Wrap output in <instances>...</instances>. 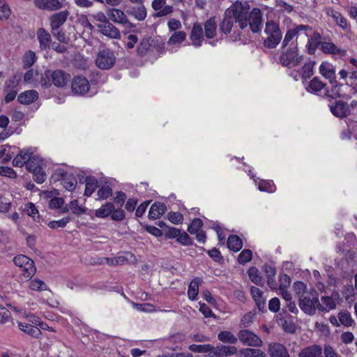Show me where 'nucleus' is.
Masks as SVG:
<instances>
[{
    "label": "nucleus",
    "instance_id": "obj_37",
    "mask_svg": "<svg viewBox=\"0 0 357 357\" xmlns=\"http://www.w3.org/2000/svg\"><path fill=\"white\" fill-rule=\"evenodd\" d=\"M227 246L229 250L234 252H238L243 247L242 240L237 235H230L227 240Z\"/></svg>",
    "mask_w": 357,
    "mask_h": 357
},
{
    "label": "nucleus",
    "instance_id": "obj_16",
    "mask_svg": "<svg viewBox=\"0 0 357 357\" xmlns=\"http://www.w3.org/2000/svg\"><path fill=\"white\" fill-rule=\"evenodd\" d=\"M267 352L269 357H291L286 347L279 342H270Z\"/></svg>",
    "mask_w": 357,
    "mask_h": 357
},
{
    "label": "nucleus",
    "instance_id": "obj_21",
    "mask_svg": "<svg viewBox=\"0 0 357 357\" xmlns=\"http://www.w3.org/2000/svg\"><path fill=\"white\" fill-rule=\"evenodd\" d=\"M68 15V10H63L52 15L50 17L51 29L58 30L66 22Z\"/></svg>",
    "mask_w": 357,
    "mask_h": 357
},
{
    "label": "nucleus",
    "instance_id": "obj_10",
    "mask_svg": "<svg viewBox=\"0 0 357 357\" xmlns=\"http://www.w3.org/2000/svg\"><path fill=\"white\" fill-rule=\"evenodd\" d=\"M311 31V26L303 24L297 25L295 28L289 29L286 32L284 38L282 42V48L284 50L289 45L291 47V43H297L296 40L295 42L294 41V39L300 31H305V36L308 37L307 32Z\"/></svg>",
    "mask_w": 357,
    "mask_h": 357
},
{
    "label": "nucleus",
    "instance_id": "obj_17",
    "mask_svg": "<svg viewBox=\"0 0 357 357\" xmlns=\"http://www.w3.org/2000/svg\"><path fill=\"white\" fill-rule=\"evenodd\" d=\"M97 27L100 32L109 38L119 39L121 37L119 30L109 21L105 24H98Z\"/></svg>",
    "mask_w": 357,
    "mask_h": 357
},
{
    "label": "nucleus",
    "instance_id": "obj_43",
    "mask_svg": "<svg viewBox=\"0 0 357 357\" xmlns=\"http://www.w3.org/2000/svg\"><path fill=\"white\" fill-rule=\"evenodd\" d=\"M220 357H228L234 354H238V350L237 347L233 345H225L220 344L219 345Z\"/></svg>",
    "mask_w": 357,
    "mask_h": 357
},
{
    "label": "nucleus",
    "instance_id": "obj_29",
    "mask_svg": "<svg viewBox=\"0 0 357 357\" xmlns=\"http://www.w3.org/2000/svg\"><path fill=\"white\" fill-rule=\"evenodd\" d=\"M38 98V93L35 90H28L21 93L17 100L23 105H30Z\"/></svg>",
    "mask_w": 357,
    "mask_h": 357
},
{
    "label": "nucleus",
    "instance_id": "obj_58",
    "mask_svg": "<svg viewBox=\"0 0 357 357\" xmlns=\"http://www.w3.org/2000/svg\"><path fill=\"white\" fill-rule=\"evenodd\" d=\"M53 36L60 43L67 44L69 41V38L66 36L65 32L63 30H53L51 29Z\"/></svg>",
    "mask_w": 357,
    "mask_h": 357
},
{
    "label": "nucleus",
    "instance_id": "obj_60",
    "mask_svg": "<svg viewBox=\"0 0 357 357\" xmlns=\"http://www.w3.org/2000/svg\"><path fill=\"white\" fill-rule=\"evenodd\" d=\"M10 206L11 202L5 197V195L0 192V212H8Z\"/></svg>",
    "mask_w": 357,
    "mask_h": 357
},
{
    "label": "nucleus",
    "instance_id": "obj_45",
    "mask_svg": "<svg viewBox=\"0 0 357 357\" xmlns=\"http://www.w3.org/2000/svg\"><path fill=\"white\" fill-rule=\"evenodd\" d=\"M69 208L71 211L72 214L79 216L82 214H84L86 212V208L79 206L77 199L72 200L69 203Z\"/></svg>",
    "mask_w": 357,
    "mask_h": 357
},
{
    "label": "nucleus",
    "instance_id": "obj_31",
    "mask_svg": "<svg viewBox=\"0 0 357 357\" xmlns=\"http://www.w3.org/2000/svg\"><path fill=\"white\" fill-rule=\"evenodd\" d=\"M234 21L235 20L233 16L227 14V11L225 10L223 20L219 24L220 31L225 34L229 33L234 26Z\"/></svg>",
    "mask_w": 357,
    "mask_h": 357
},
{
    "label": "nucleus",
    "instance_id": "obj_6",
    "mask_svg": "<svg viewBox=\"0 0 357 357\" xmlns=\"http://www.w3.org/2000/svg\"><path fill=\"white\" fill-rule=\"evenodd\" d=\"M303 59V56L298 54L297 43H291L280 56V62L283 66L296 67L298 66Z\"/></svg>",
    "mask_w": 357,
    "mask_h": 357
},
{
    "label": "nucleus",
    "instance_id": "obj_39",
    "mask_svg": "<svg viewBox=\"0 0 357 357\" xmlns=\"http://www.w3.org/2000/svg\"><path fill=\"white\" fill-rule=\"evenodd\" d=\"M337 317L340 324L346 327L351 326L354 324V320L348 310H341L338 312Z\"/></svg>",
    "mask_w": 357,
    "mask_h": 357
},
{
    "label": "nucleus",
    "instance_id": "obj_24",
    "mask_svg": "<svg viewBox=\"0 0 357 357\" xmlns=\"http://www.w3.org/2000/svg\"><path fill=\"white\" fill-rule=\"evenodd\" d=\"M35 6L41 10H56L62 7L59 0H34Z\"/></svg>",
    "mask_w": 357,
    "mask_h": 357
},
{
    "label": "nucleus",
    "instance_id": "obj_55",
    "mask_svg": "<svg viewBox=\"0 0 357 357\" xmlns=\"http://www.w3.org/2000/svg\"><path fill=\"white\" fill-rule=\"evenodd\" d=\"M36 59L35 52L31 50L27 52L24 58V67L26 68L31 67L36 62Z\"/></svg>",
    "mask_w": 357,
    "mask_h": 357
},
{
    "label": "nucleus",
    "instance_id": "obj_56",
    "mask_svg": "<svg viewBox=\"0 0 357 357\" xmlns=\"http://www.w3.org/2000/svg\"><path fill=\"white\" fill-rule=\"evenodd\" d=\"M203 222L199 218H195L192 223L188 227V231L194 234L199 231V229L202 227Z\"/></svg>",
    "mask_w": 357,
    "mask_h": 357
},
{
    "label": "nucleus",
    "instance_id": "obj_20",
    "mask_svg": "<svg viewBox=\"0 0 357 357\" xmlns=\"http://www.w3.org/2000/svg\"><path fill=\"white\" fill-rule=\"evenodd\" d=\"M339 298V294L333 292L332 296H322L321 298L324 305L319 302L318 310L321 312H329L336 307L335 299Z\"/></svg>",
    "mask_w": 357,
    "mask_h": 357
},
{
    "label": "nucleus",
    "instance_id": "obj_48",
    "mask_svg": "<svg viewBox=\"0 0 357 357\" xmlns=\"http://www.w3.org/2000/svg\"><path fill=\"white\" fill-rule=\"evenodd\" d=\"M73 218L71 215H68L63 218L59 220H52L49 222L48 227L51 229H57L59 227H64Z\"/></svg>",
    "mask_w": 357,
    "mask_h": 357
},
{
    "label": "nucleus",
    "instance_id": "obj_5",
    "mask_svg": "<svg viewBox=\"0 0 357 357\" xmlns=\"http://www.w3.org/2000/svg\"><path fill=\"white\" fill-rule=\"evenodd\" d=\"M319 294L314 289H311L307 294L301 295L298 305L302 311L308 315H314L318 309Z\"/></svg>",
    "mask_w": 357,
    "mask_h": 357
},
{
    "label": "nucleus",
    "instance_id": "obj_35",
    "mask_svg": "<svg viewBox=\"0 0 357 357\" xmlns=\"http://www.w3.org/2000/svg\"><path fill=\"white\" fill-rule=\"evenodd\" d=\"M85 183L84 195L86 197H90L95 192L96 188L100 186L98 181L93 176H86L85 178Z\"/></svg>",
    "mask_w": 357,
    "mask_h": 357
},
{
    "label": "nucleus",
    "instance_id": "obj_26",
    "mask_svg": "<svg viewBox=\"0 0 357 357\" xmlns=\"http://www.w3.org/2000/svg\"><path fill=\"white\" fill-rule=\"evenodd\" d=\"M32 153L33 152L31 149L20 150L13 160V166L22 167L25 165V167H26V163L29 162Z\"/></svg>",
    "mask_w": 357,
    "mask_h": 357
},
{
    "label": "nucleus",
    "instance_id": "obj_49",
    "mask_svg": "<svg viewBox=\"0 0 357 357\" xmlns=\"http://www.w3.org/2000/svg\"><path fill=\"white\" fill-rule=\"evenodd\" d=\"M151 46L150 38H144L140 42L137 47V52L139 56H144L146 54Z\"/></svg>",
    "mask_w": 357,
    "mask_h": 357
},
{
    "label": "nucleus",
    "instance_id": "obj_7",
    "mask_svg": "<svg viewBox=\"0 0 357 357\" xmlns=\"http://www.w3.org/2000/svg\"><path fill=\"white\" fill-rule=\"evenodd\" d=\"M43 164L42 158L37 155H33V153L26 167L29 172H32L33 180L40 184L46 179V174L43 169Z\"/></svg>",
    "mask_w": 357,
    "mask_h": 357
},
{
    "label": "nucleus",
    "instance_id": "obj_61",
    "mask_svg": "<svg viewBox=\"0 0 357 357\" xmlns=\"http://www.w3.org/2000/svg\"><path fill=\"white\" fill-rule=\"evenodd\" d=\"M255 314L252 312L246 313L241 319L240 326L241 327L247 328L249 327L252 323Z\"/></svg>",
    "mask_w": 357,
    "mask_h": 357
},
{
    "label": "nucleus",
    "instance_id": "obj_32",
    "mask_svg": "<svg viewBox=\"0 0 357 357\" xmlns=\"http://www.w3.org/2000/svg\"><path fill=\"white\" fill-rule=\"evenodd\" d=\"M321 347L314 344L303 349L299 353L298 357H321Z\"/></svg>",
    "mask_w": 357,
    "mask_h": 357
},
{
    "label": "nucleus",
    "instance_id": "obj_18",
    "mask_svg": "<svg viewBox=\"0 0 357 357\" xmlns=\"http://www.w3.org/2000/svg\"><path fill=\"white\" fill-rule=\"evenodd\" d=\"M320 50L324 53L328 54H338L344 56L346 54L344 50L338 48L333 43H332L328 38H324Z\"/></svg>",
    "mask_w": 357,
    "mask_h": 357
},
{
    "label": "nucleus",
    "instance_id": "obj_3",
    "mask_svg": "<svg viewBox=\"0 0 357 357\" xmlns=\"http://www.w3.org/2000/svg\"><path fill=\"white\" fill-rule=\"evenodd\" d=\"M250 7L247 1H236L226 10L227 14L231 15L235 20V22L238 24L241 29H244L248 26V17Z\"/></svg>",
    "mask_w": 357,
    "mask_h": 357
},
{
    "label": "nucleus",
    "instance_id": "obj_62",
    "mask_svg": "<svg viewBox=\"0 0 357 357\" xmlns=\"http://www.w3.org/2000/svg\"><path fill=\"white\" fill-rule=\"evenodd\" d=\"M210 348V344H191L189 346V349L193 352L196 353H204L206 354V352L208 351V349Z\"/></svg>",
    "mask_w": 357,
    "mask_h": 357
},
{
    "label": "nucleus",
    "instance_id": "obj_54",
    "mask_svg": "<svg viewBox=\"0 0 357 357\" xmlns=\"http://www.w3.org/2000/svg\"><path fill=\"white\" fill-rule=\"evenodd\" d=\"M252 252L249 249L243 250L238 257V261L241 264H244L252 259Z\"/></svg>",
    "mask_w": 357,
    "mask_h": 357
},
{
    "label": "nucleus",
    "instance_id": "obj_63",
    "mask_svg": "<svg viewBox=\"0 0 357 357\" xmlns=\"http://www.w3.org/2000/svg\"><path fill=\"white\" fill-rule=\"evenodd\" d=\"M24 211L28 215L32 217L34 220H36V215H38V211L32 202H28L25 204Z\"/></svg>",
    "mask_w": 357,
    "mask_h": 357
},
{
    "label": "nucleus",
    "instance_id": "obj_51",
    "mask_svg": "<svg viewBox=\"0 0 357 357\" xmlns=\"http://www.w3.org/2000/svg\"><path fill=\"white\" fill-rule=\"evenodd\" d=\"M260 191L273 192L275 190V186L272 181H261L258 184Z\"/></svg>",
    "mask_w": 357,
    "mask_h": 357
},
{
    "label": "nucleus",
    "instance_id": "obj_42",
    "mask_svg": "<svg viewBox=\"0 0 357 357\" xmlns=\"http://www.w3.org/2000/svg\"><path fill=\"white\" fill-rule=\"evenodd\" d=\"M315 63L314 61H309L305 63L300 72L303 79H307L312 76Z\"/></svg>",
    "mask_w": 357,
    "mask_h": 357
},
{
    "label": "nucleus",
    "instance_id": "obj_46",
    "mask_svg": "<svg viewBox=\"0 0 357 357\" xmlns=\"http://www.w3.org/2000/svg\"><path fill=\"white\" fill-rule=\"evenodd\" d=\"M21 270L24 278H31L36 271L33 261L30 259L29 261L25 266H23Z\"/></svg>",
    "mask_w": 357,
    "mask_h": 357
},
{
    "label": "nucleus",
    "instance_id": "obj_44",
    "mask_svg": "<svg viewBox=\"0 0 357 357\" xmlns=\"http://www.w3.org/2000/svg\"><path fill=\"white\" fill-rule=\"evenodd\" d=\"M249 278L255 284L262 286L264 284V280L261 276L259 274V270L255 267H250L248 271Z\"/></svg>",
    "mask_w": 357,
    "mask_h": 357
},
{
    "label": "nucleus",
    "instance_id": "obj_34",
    "mask_svg": "<svg viewBox=\"0 0 357 357\" xmlns=\"http://www.w3.org/2000/svg\"><path fill=\"white\" fill-rule=\"evenodd\" d=\"M257 348H243L239 350V357H266V354Z\"/></svg>",
    "mask_w": 357,
    "mask_h": 357
},
{
    "label": "nucleus",
    "instance_id": "obj_9",
    "mask_svg": "<svg viewBox=\"0 0 357 357\" xmlns=\"http://www.w3.org/2000/svg\"><path fill=\"white\" fill-rule=\"evenodd\" d=\"M238 340L243 345L250 347H260L263 344L261 339L248 329H242L238 331Z\"/></svg>",
    "mask_w": 357,
    "mask_h": 357
},
{
    "label": "nucleus",
    "instance_id": "obj_40",
    "mask_svg": "<svg viewBox=\"0 0 357 357\" xmlns=\"http://www.w3.org/2000/svg\"><path fill=\"white\" fill-rule=\"evenodd\" d=\"M112 188L109 185L107 181H105V183L102 185H100L99 189L97 192V195L98 197V199L99 200H105L108 197L112 196Z\"/></svg>",
    "mask_w": 357,
    "mask_h": 357
},
{
    "label": "nucleus",
    "instance_id": "obj_50",
    "mask_svg": "<svg viewBox=\"0 0 357 357\" xmlns=\"http://www.w3.org/2000/svg\"><path fill=\"white\" fill-rule=\"evenodd\" d=\"M326 84L319 77H314L309 83L308 88L311 91L319 92L322 90Z\"/></svg>",
    "mask_w": 357,
    "mask_h": 357
},
{
    "label": "nucleus",
    "instance_id": "obj_30",
    "mask_svg": "<svg viewBox=\"0 0 357 357\" xmlns=\"http://www.w3.org/2000/svg\"><path fill=\"white\" fill-rule=\"evenodd\" d=\"M204 33L208 39H212L216 36L217 23L214 17H210L205 22Z\"/></svg>",
    "mask_w": 357,
    "mask_h": 357
},
{
    "label": "nucleus",
    "instance_id": "obj_13",
    "mask_svg": "<svg viewBox=\"0 0 357 357\" xmlns=\"http://www.w3.org/2000/svg\"><path fill=\"white\" fill-rule=\"evenodd\" d=\"M109 19L115 23L121 24L126 27L133 28L134 24L129 21L126 13L117 8H111L108 13Z\"/></svg>",
    "mask_w": 357,
    "mask_h": 357
},
{
    "label": "nucleus",
    "instance_id": "obj_59",
    "mask_svg": "<svg viewBox=\"0 0 357 357\" xmlns=\"http://www.w3.org/2000/svg\"><path fill=\"white\" fill-rule=\"evenodd\" d=\"M10 14L8 5L5 1H0V20H7Z\"/></svg>",
    "mask_w": 357,
    "mask_h": 357
},
{
    "label": "nucleus",
    "instance_id": "obj_36",
    "mask_svg": "<svg viewBox=\"0 0 357 357\" xmlns=\"http://www.w3.org/2000/svg\"><path fill=\"white\" fill-rule=\"evenodd\" d=\"M218 339L225 344H236L238 342V336H235L231 331H222L218 334Z\"/></svg>",
    "mask_w": 357,
    "mask_h": 357
},
{
    "label": "nucleus",
    "instance_id": "obj_41",
    "mask_svg": "<svg viewBox=\"0 0 357 357\" xmlns=\"http://www.w3.org/2000/svg\"><path fill=\"white\" fill-rule=\"evenodd\" d=\"M200 283V279L197 278L193 279L188 287V296L189 299L195 301L197 299V296L199 292V284Z\"/></svg>",
    "mask_w": 357,
    "mask_h": 357
},
{
    "label": "nucleus",
    "instance_id": "obj_52",
    "mask_svg": "<svg viewBox=\"0 0 357 357\" xmlns=\"http://www.w3.org/2000/svg\"><path fill=\"white\" fill-rule=\"evenodd\" d=\"M186 38V34L184 31H176L174 32V34L169 38L168 40V44H176L181 43L183 42Z\"/></svg>",
    "mask_w": 357,
    "mask_h": 357
},
{
    "label": "nucleus",
    "instance_id": "obj_12",
    "mask_svg": "<svg viewBox=\"0 0 357 357\" xmlns=\"http://www.w3.org/2000/svg\"><path fill=\"white\" fill-rule=\"evenodd\" d=\"M90 84L87 79L83 76L75 77L72 81V92L76 95L83 96L89 90Z\"/></svg>",
    "mask_w": 357,
    "mask_h": 357
},
{
    "label": "nucleus",
    "instance_id": "obj_14",
    "mask_svg": "<svg viewBox=\"0 0 357 357\" xmlns=\"http://www.w3.org/2000/svg\"><path fill=\"white\" fill-rule=\"evenodd\" d=\"M331 113L336 117L345 118L350 115V106L343 100H337L330 105Z\"/></svg>",
    "mask_w": 357,
    "mask_h": 357
},
{
    "label": "nucleus",
    "instance_id": "obj_11",
    "mask_svg": "<svg viewBox=\"0 0 357 357\" xmlns=\"http://www.w3.org/2000/svg\"><path fill=\"white\" fill-rule=\"evenodd\" d=\"M262 13L258 8H254L248 17V25L252 33H259L262 29Z\"/></svg>",
    "mask_w": 357,
    "mask_h": 357
},
{
    "label": "nucleus",
    "instance_id": "obj_33",
    "mask_svg": "<svg viewBox=\"0 0 357 357\" xmlns=\"http://www.w3.org/2000/svg\"><path fill=\"white\" fill-rule=\"evenodd\" d=\"M18 326L21 331L34 338H39L42 334L41 331L38 327L27 323L19 322Z\"/></svg>",
    "mask_w": 357,
    "mask_h": 357
},
{
    "label": "nucleus",
    "instance_id": "obj_8",
    "mask_svg": "<svg viewBox=\"0 0 357 357\" xmlns=\"http://www.w3.org/2000/svg\"><path fill=\"white\" fill-rule=\"evenodd\" d=\"M116 63V56L112 50L105 48L100 50L96 59V66L102 70L112 68Z\"/></svg>",
    "mask_w": 357,
    "mask_h": 357
},
{
    "label": "nucleus",
    "instance_id": "obj_19",
    "mask_svg": "<svg viewBox=\"0 0 357 357\" xmlns=\"http://www.w3.org/2000/svg\"><path fill=\"white\" fill-rule=\"evenodd\" d=\"M36 35L40 49L41 50H49L52 44L50 33L45 29L41 27L37 30Z\"/></svg>",
    "mask_w": 357,
    "mask_h": 357
},
{
    "label": "nucleus",
    "instance_id": "obj_1",
    "mask_svg": "<svg viewBox=\"0 0 357 357\" xmlns=\"http://www.w3.org/2000/svg\"><path fill=\"white\" fill-rule=\"evenodd\" d=\"M70 79V74L62 70H52L47 69L41 74L38 84L45 89L50 88L52 84L59 88L65 86Z\"/></svg>",
    "mask_w": 357,
    "mask_h": 357
},
{
    "label": "nucleus",
    "instance_id": "obj_38",
    "mask_svg": "<svg viewBox=\"0 0 357 357\" xmlns=\"http://www.w3.org/2000/svg\"><path fill=\"white\" fill-rule=\"evenodd\" d=\"M114 210V205L111 202H107L96 210L95 214L98 218H105L111 215Z\"/></svg>",
    "mask_w": 357,
    "mask_h": 357
},
{
    "label": "nucleus",
    "instance_id": "obj_28",
    "mask_svg": "<svg viewBox=\"0 0 357 357\" xmlns=\"http://www.w3.org/2000/svg\"><path fill=\"white\" fill-rule=\"evenodd\" d=\"M167 207L165 204L156 202L153 203L149 211V218L155 220L160 218L166 211Z\"/></svg>",
    "mask_w": 357,
    "mask_h": 357
},
{
    "label": "nucleus",
    "instance_id": "obj_53",
    "mask_svg": "<svg viewBox=\"0 0 357 357\" xmlns=\"http://www.w3.org/2000/svg\"><path fill=\"white\" fill-rule=\"evenodd\" d=\"M294 289L298 298L301 295L307 294L309 291L307 289V285L301 281L294 282Z\"/></svg>",
    "mask_w": 357,
    "mask_h": 357
},
{
    "label": "nucleus",
    "instance_id": "obj_64",
    "mask_svg": "<svg viewBox=\"0 0 357 357\" xmlns=\"http://www.w3.org/2000/svg\"><path fill=\"white\" fill-rule=\"evenodd\" d=\"M167 216L168 220L175 225L181 223L183 220V215L179 212L171 211L168 213Z\"/></svg>",
    "mask_w": 357,
    "mask_h": 357
},
{
    "label": "nucleus",
    "instance_id": "obj_2",
    "mask_svg": "<svg viewBox=\"0 0 357 357\" xmlns=\"http://www.w3.org/2000/svg\"><path fill=\"white\" fill-rule=\"evenodd\" d=\"M264 32L266 36L263 41V45L265 47L274 49L281 42L282 32L278 22L274 20H267Z\"/></svg>",
    "mask_w": 357,
    "mask_h": 357
},
{
    "label": "nucleus",
    "instance_id": "obj_27",
    "mask_svg": "<svg viewBox=\"0 0 357 357\" xmlns=\"http://www.w3.org/2000/svg\"><path fill=\"white\" fill-rule=\"evenodd\" d=\"M308 42H307V50L308 53L310 54H314L316 52L317 47H320L321 46V43L323 42V38L321 34L318 32H314L313 35L310 37L308 36Z\"/></svg>",
    "mask_w": 357,
    "mask_h": 357
},
{
    "label": "nucleus",
    "instance_id": "obj_22",
    "mask_svg": "<svg viewBox=\"0 0 357 357\" xmlns=\"http://www.w3.org/2000/svg\"><path fill=\"white\" fill-rule=\"evenodd\" d=\"M204 30L200 24L196 22L193 24L192 29L190 33V40L195 47H200L202 45V41L204 40Z\"/></svg>",
    "mask_w": 357,
    "mask_h": 357
},
{
    "label": "nucleus",
    "instance_id": "obj_25",
    "mask_svg": "<svg viewBox=\"0 0 357 357\" xmlns=\"http://www.w3.org/2000/svg\"><path fill=\"white\" fill-rule=\"evenodd\" d=\"M250 292L258 310L261 312H266V300L262 297L263 291L256 287H252Z\"/></svg>",
    "mask_w": 357,
    "mask_h": 357
},
{
    "label": "nucleus",
    "instance_id": "obj_23",
    "mask_svg": "<svg viewBox=\"0 0 357 357\" xmlns=\"http://www.w3.org/2000/svg\"><path fill=\"white\" fill-rule=\"evenodd\" d=\"M126 13L132 16L138 21L144 20L147 15L146 9L142 3L137 6L128 7Z\"/></svg>",
    "mask_w": 357,
    "mask_h": 357
},
{
    "label": "nucleus",
    "instance_id": "obj_57",
    "mask_svg": "<svg viewBox=\"0 0 357 357\" xmlns=\"http://www.w3.org/2000/svg\"><path fill=\"white\" fill-rule=\"evenodd\" d=\"M29 287L33 291H43L47 289L46 284L38 279L31 280L29 284Z\"/></svg>",
    "mask_w": 357,
    "mask_h": 357
},
{
    "label": "nucleus",
    "instance_id": "obj_15",
    "mask_svg": "<svg viewBox=\"0 0 357 357\" xmlns=\"http://www.w3.org/2000/svg\"><path fill=\"white\" fill-rule=\"evenodd\" d=\"M151 6L154 10L157 11L153 15L154 17H164L174 11L172 6L166 5V0H153Z\"/></svg>",
    "mask_w": 357,
    "mask_h": 357
},
{
    "label": "nucleus",
    "instance_id": "obj_47",
    "mask_svg": "<svg viewBox=\"0 0 357 357\" xmlns=\"http://www.w3.org/2000/svg\"><path fill=\"white\" fill-rule=\"evenodd\" d=\"M21 80L20 75H15L5 83L4 90H16Z\"/></svg>",
    "mask_w": 357,
    "mask_h": 357
},
{
    "label": "nucleus",
    "instance_id": "obj_4",
    "mask_svg": "<svg viewBox=\"0 0 357 357\" xmlns=\"http://www.w3.org/2000/svg\"><path fill=\"white\" fill-rule=\"evenodd\" d=\"M319 73L325 78L328 79L332 85L331 93L328 91L326 96L332 99L342 97V94L340 92V87L342 84H338L337 82L335 72L332 65L323 62L319 66Z\"/></svg>",
    "mask_w": 357,
    "mask_h": 357
}]
</instances>
